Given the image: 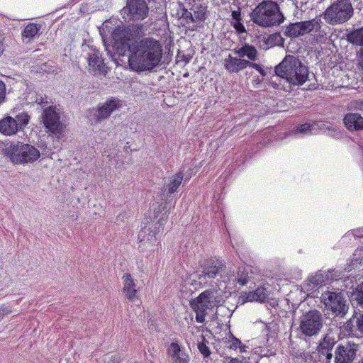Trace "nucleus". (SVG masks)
I'll list each match as a JSON object with an SVG mask.
<instances>
[{
  "instance_id": "1",
  "label": "nucleus",
  "mask_w": 363,
  "mask_h": 363,
  "mask_svg": "<svg viewBox=\"0 0 363 363\" xmlns=\"http://www.w3.org/2000/svg\"><path fill=\"white\" fill-rule=\"evenodd\" d=\"M128 62L130 68L138 72L152 71L160 65L162 48L152 38H143L133 44Z\"/></svg>"
},
{
  "instance_id": "2",
  "label": "nucleus",
  "mask_w": 363,
  "mask_h": 363,
  "mask_svg": "<svg viewBox=\"0 0 363 363\" xmlns=\"http://www.w3.org/2000/svg\"><path fill=\"white\" fill-rule=\"evenodd\" d=\"M277 76L294 86L303 84L308 77V69L298 57L288 55L275 67Z\"/></svg>"
},
{
  "instance_id": "3",
  "label": "nucleus",
  "mask_w": 363,
  "mask_h": 363,
  "mask_svg": "<svg viewBox=\"0 0 363 363\" xmlns=\"http://www.w3.org/2000/svg\"><path fill=\"white\" fill-rule=\"evenodd\" d=\"M250 16L254 23L262 28L279 26L285 20L279 4L272 0H263L259 3Z\"/></svg>"
},
{
  "instance_id": "4",
  "label": "nucleus",
  "mask_w": 363,
  "mask_h": 363,
  "mask_svg": "<svg viewBox=\"0 0 363 363\" xmlns=\"http://www.w3.org/2000/svg\"><path fill=\"white\" fill-rule=\"evenodd\" d=\"M223 300L214 289H207L201 293L197 297L190 301L189 305L196 313V321L204 323L208 311L213 310L222 305Z\"/></svg>"
},
{
  "instance_id": "5",
  "label": "nucleus",
  "mask_w": 363,
  "mask_h": 363,
  "mask_svg": "<svg viewBox=\"0 0 363 363\" xmlns=\"http://www.w3.org/2000/svg\"><path fill=\"white\" fill-rule=\"evenodd\" d=\"M354 13L352 0H337L324 12V18L331 25L349 21Z\"/></svg>"
},
{
  "instance_id": "6",
  "label": "nucleus",
  "mask_w": 363,
  "mask_h": 363,
  "mask_svg": "<svg viewBox=\"0 0 363 363\" xmlns=\"http://www.w3.org/2000/svg\"><path fill=\"white\" fill-rule=\"evenodd\" d=\"M3 153L10 159H39L40 152L33 145L22 142H9Z\"/></svg>"
},
{
  "instance_id": "7",
  "label": "nucleus",
  "mask_w": 363,
  "mask_h": 363,
  "mask_svg": "<svg viewBox=\"0 0 363 363\" xmlns=\"http://www.w3.org/2000/svg\"><path fill=\"white\" fill-rule=\"evenodd\" d=\"M11 113L13 116H6L0 120V133L5 135H12L23 130L30 120V116L25 111L16 114L13 110Z\"/></svg>"
},
{
  "instance_id": "8",
  "label": "nucleus",
  "mask_w": 363,
  "mask_h": 363,
  "mask_svg": "<svg viewBox=\"0 0 363 363\" xmlns=\"http://www.w3.org/2000/svg\"><path fill=\"white\" fill-rule=\"evenodd\" d=\"M321 23V19L318 17L310 21L290 23L282 27L283 35L287 38H295L311 31L320 32Z\"/></svg>"
},
{
  "instance_id": "9",
  "label": "nucleus",
  "mask_w": 363,
  "mask_h": 363,
  "mask_svg": "<svg viewBox=\"0 0 363 363\" xmlns=\"http://www.w3.org/2000/svg\"><path fill=\"white\" fill-rule=\"evenodd\" d=\"M121 14L125 21H143L148 16L149 6L145 0H126Z\"/></svg>"
},
{
  "instance_id": "10",
  "label": "nucleus",
  "mask_w": 363,
  "mask_h": 363,
  "mask_svg": "<svg viewBox=\"0 0 363 363\" xmlns=\"http://www.w3.org/2000/svg\"><path fill=\"white\" fill-rule=\"evenodd\" d=\"M320 299L325 306V308L328 311H331L335 315H343L347 312L348 304L341 292L324 291L320 296Z\"/></svg>"
},
{
  "instance_id": "11",
  "label": "nucleus",
  "mask_w": 363,
  "mask_h": 363,
  "mask_svg": "<svg viewBox=\"0 0 363 363\" xmlns=\"http://www.w3.org/2000/svg\"><path fill=\"white\" fill-rule=\"evenodd\" d=\"M322 327L323 318L320 313L316 310L310 311L301 317L299 328L306 336L318 335Z\"/></svg>"
},
{
  "instance_id": "12",
  "label": "nucleus",
  "mask_w": 363,
  "mask_h": 363,
  "mask_svg": "<svg viewBox=\"0 0 363 363\" xmlns=\"http://www.w3.org/2000/svg\"><path fill=\"white\" fill-rule=\"evenodd\" d=\"M140 240L139 249L145 253L147 257L154 256L160 247V243L155 232L144 228L138 235Z\"/></svg>"
},
{
  "instance_id": "13",
  "label": "nucleus",
  "mask_w": 363,
  "mask_h": 363,
  "mask_svg": "<svg viewBox=\"0 0 363 363\" xmlns=\"http://www.w3.org/2000/svg\"><path fill=\"white\" fill-rule=\"evenodd\" d=\"M60 113L56 111V108L49 106L43 110V120L45 126L52 133L59 137L62 133L64 125L60 122Z\"/></svg>"
},
{
  "instance_id": "14",
  "label": "nucleus",
  "mask_w": 363,
  "mask_h": 363,
  "mask_svg": "<svg viewBox=\"0 0 363 363\" xmlns=\"http://www.w3.org/2000/svg\"><path fill=\"white\" fill-rule=\"evenodd\" d=\"M272 294V288L270 284L265 280H262L256 286V289L252 291L243 292L240 296V298L243 302L257 301L264 302L269 298Z\"/></svg>"
},
{
  "instance_id": "15",
  "label": "nucleus",
  "mask_w": 363,
  "mask_h": 363,
  "mask_svg": "<svg viewBox=\"0 0 363 363\" xmlns=\"http://www.w3.org/2000/svg\"><path fill=\"white\" fill-rule=\"evenodd\" d=\"M121 107V101L116 98H110L104 103L99 104L94 113L96 122H101L108 118L116 110Z\"/></svg>"
},
{
  "instance_id": "16",
  "label": "nucleus",
  "mask_w": 363,
  "mask_h": 363,
  "mask_svg": "<svg viewBox=\"0 0 363 363\" xmlns=\"http://www.w3.org/2000/svg\"><path fill=\"white\" fill-rule=\"evenodd\" d=\"M86 55L89 72L96 75L104 72L105 64L102 55L99 50L92 46L89 48Z\"/></svg>"
},
{
  "instance_id": "17",
  "label": "nucleus",
  "mask_w": 363,
  "mask_h": 363,
  "mask_svg": "<svg viewBox=\"0 0 363 363\" xmlns=\"http://www.w3.org/2000/svg\"><path fill=\"white\" fill-rule=\"evenodd\" d=\"M223 271L222 262L219 260L210 261L208 264L203 267L202 274L199 275V279L203 281H208V284L212 285L213 279L220 276Z\"/></svg>"
},
{
  "instance_id": "18",
  "label": "nucleus",
  "mask_w": 363,
  "mask_h": 363,
  "mask_svg": "<svg viewBox=\"0 0 363 363\" xmlns=\"http://www.w3.org/2000/svg\"><path fill=\"white\" fill-rule=\"evenodd\" d=\"M172 363H189L190 357L186 349L177 342H172L167 348Z\"/></svg>"
},
{
  "instance_id": "19",
  "label": "nucleus",
  "mask_w": 363,
  "mask_h": 363,
  "mask_svg": "<svg viewBox=\"0 0 363 363\" xmlns=\"http://www.w3.org/2000/svg\"><path fill=\"white\" fill-rule=\"evenodd\" d=\"M343 124L350 132H357L363 130V116L359 113L349 112L342 119Z\"/></svg>"
},
{
  "instance_id": "20",
  "label": "nucleus",
  "mask_w": 363,
  "mask_h": 363,
  "mask_svg": "<svg viewBox=\"0 0 363 363\" xmlns=\"http://www.w3.org/2000/svg\"><path fill=\"white\" fill-rule=\"evenodd\" d=\"M248 60L229 54L223 61V66L229 73H238L247 67Z\"/></svg>"
},
{
  "instance_id": "21",
  "label": "nucleus",
  "mask_w": 363,
  "mask_h": 363,
  "mask_svg": "<svg viewBox=\"0 0 363 363\" xmlns=\"http://www.w3.org/2000/svg\"><path fill=\"white\" fill-rule=\"evenodd\" d=\"M356 355V350L351 345H340L335 350V363H352Z\"/></svg>"
},
{
  "instance_id": "22",
  "label": "nucleus",
  "mask_w": 363,
  "mask_h": 363,
  "mask_svg": "<svg viewBox=\"0 0 363 363\" xmlns=\"http://www.w3.org/2000/svg\"><path fill=\"white\" fill-rule=\"evenodd\" d=\"M199 275L200 274L197 273L189 275L185 279L181 291L185 294H192L194 291H197L201 288V286L208 285V281H203V279H199Z\"/></svg>"
},
{
  "instance_id": "23",
  "label": "nucleus",
  "mask_w": 363,
  "mask_h": 363,
  "mask_svg": "<svg viewBox=\"0 0 363 363\" xmlns=\"http://www.w3.org/2000/svg\"><path fill=\"white\" fill-rule=\"evenodd\" d=\"M233 52L240 57L244 59L247 57L250 62H255L258 60V51L256 48L248 43H245L241 47H236L232 50Z\"/></svg>"
},
{
  "instance_id": "24",
  "label": "nucleus",
  "mask_w": 363,
  "mask_h": 363,
  "mask_svg": "<svg viewBox=\"0 0 363 363\" xmlns=\"http://www.w3.org/2000/svg\"><path fill=\"white\" fill-rule=\"evenodd\" d=\"M123 293L126 298L134 301L137 295L136 284L132 276L129 274H125L122 277Z\"/></svg>"
},
{
  "instance_id": "25",
  "label": "nucleus",
  "mask_w": 363,
  "mask_h": 363,
  "mask_svg": "<svg viewBox=\"0 0 363 363\" xmlns=\"http://www.w3.org/2000/svg\"><path fill=\"white\" fill-rule=\"evenodd\" d=\"M183 180V174L182 172H178L171 177L164 179V189L169 194H173L177 191V189L181 185Z\"/></svg>"
},
{
  "instance_id": "26",
  "label": "nucleus",
  "mask_w": 363,
  "mask_h": 363,
  "mask_svg": "<svg viewBox=\"0 0 363 363\" xmlns=\"http://www.w3.org/2000/svg\"><path fill=\"white\" fill-rule=\"evenodd\" d=\"M40 25L30 23L22 30L21 35L23 42L28 43L33 40L40 29Z\"/></svg>"
},
{
  "instance_id": "27",
  "label": "nucleus",
  "mask_w": 363,
  "mask_h": 363,
  "mask_svg": "<svg viewBox=\"0 0 363 363\" xmlns=\"http://www.w3.org/2000/svg\"><path fill=\"white\" fill-rule=\"evenodd\" d=\"M325 280V276L323 273L318 272L315 275L309 277L308 282L304 284L303 287L307 291H309L313 290L315 287L323 284Z\"/></svg>"
},
{
  "instance_id": "28",
  "label": "nucleus",
  "mask_w": 363,
  "mask_h": 363,
  "mask_svg": "<svg viewBox=\"0 0 363 363\" xmlns=\"http://www.w3.org/2000/svg\"><path fill=\"white\" fill-rule=\"evenodd\" d=\"M347 40L353 45L363 46V27L348 33Z\"/></svg>"
},
{
  "instance_id": "29",
  "label": "nucleus",
  "mask_w": 363,
  "mask_h": 363,
  "mask_svg": "<svg viewBox=\"0 0 363 363\" xmlns=\"http://www.w3.org/2000/svg\"><path fill=\"white\" fill-rule=\"evenodd\" d=\"M252 270L250 267L240 268L238 272V282L241 285L247 284L253 279Z\"/></svg>"
},
{
  "instance_id": "30",
  "label": "nucleus",
  "mask_w": 363,
  "mask_h": 363,
  "mask_svg": "<svg viewBox=\"0 0 363 363\" xmlns=\"http://www.w3.org/2000/svg\"><path fill=\"white\" fill-rule=\"evenodd\" d=\"M129 32L126 28L116 27L112 33V36L116 42L123 43L129 40Z\"/></svg>"
},
{
  "instance_id": "31",
  "label": "nucleus",
  "mask_w": 363,
  "mask_h": 363,
  "mask_svg": "<svg viewBox=\"0 0 363 363\" xmlns=\"http://www.w3.org/2000/svg\"><path fill=\"white\" fill-rule=\"evenodd\" d=\"M223 342L228 347L232 350H237L238 348L240 349L241 352H244L245 346H242L241 341L234 337L230 332L229 331V337L228 338H225V340H223Z\"/></svg>"
},
{
  "instance_id": "32",
  "label": "nucleus",
  "mask_w": 363,
  "mask_h": 363,
  "mask_svg": "<svg viewBox=\"0 0 363 363\" xmlns=\"http://www.w3.org/2000/svg\"><path fill=\"white\" fill-rule=\"evenodd\" d=\"M351 300L363 308V282L351 293Z\"/></svg>"
},
{
  "instance_id": "33",
  "label": "nucleus",
  "mask_w": 363,
  "mask_h": 363,
  "mask_svg": "<svg viewBox=\"0 0 363 363\" xmlns=\"http://www.w3.org/2000/svg\"><path fill=\"white\" fill-rule=\"evenodd\" d=\"M179 7L181 9V18L185 22L186 24H189L191 23H194V15L191 11H189L187 9H186L182 4H179Z\"/></svg>"
},
{
  "instance_id": "34",
  "label": "nucleus",
  "mask_w": 363,
  "mask_h": 363,
  "mask_svg": "<svg viewBox=\"0 0 363 363\" xmlns=\"http://www.w3.org/2000/svg\"><path fill=\"white\" fill-rule=\"evenodd\" d=\"M335 345L333 338L326 335L323 340L320 343V348L323 350H331Z\"/></svg>"
},
{
  "instance_id": "35",
  "label": "nucleus",
  "mask_w": 363,
  "mask_h": 363,
  "mask_svg": "<svg viewBox=\"0 0 363 363\" xmlns=\"http://www.w3.org/2000/svg\"><path fill=\"white\" fill-rule=\"evenodd\" d=\"M205 341V338L203 337L202 342H199L197 346L201 354L203 356L204 358H206L210 356L211 352L209 347L206 345Z\"/></svg>"
},
{
  "instance_id": "36",
  "label": "nucleus",
  "mask_w": 363,
  "mask_h": 363,
  "mask_svg": "<svg viewBox=\"0 0 363 363\" xmlns=\"http://www.w3.org/2000/svg\"><path fill=\"white\" fill-rule=\"evenodd\" d=\"M206 11L201 6L196 7V10L194 11V22H202L206 19Z\"/></svg>"
},
{
  "instance_id": "37",
  "label": "nucleus",
  "mask_w": 363,
  "mask_h": 363,
  "mask_svg": "<svg viewBox=\"0 0 363 363\" xmlns=\"http://www.w3.org/2000/svg\"><path fill=\"white\" fill-rule=\"evenodd\" d=\"M313 125H311L310 123H304L298 125L296 130L294 131V134L296 133H301L303 135H307L311 133Z\"/></svg>"
},
{
  "instance_id": "38",
  "label": "nucleus",
  "mask_w": 363,
  "mask_h": 363,
  "mask_svg": "<svg viewBox=\"0 0 363 363\" xmlns=\"http://www.w3.org/2000/svg\"><path fill=\"white\" fill-rule=\"evenodd\" d=\"M118 358L115 354H107L103 357L101 363H118Z\"/></svg>"
},
{
  "instance_id": "39",
  "label": "nucleus",
  "mask_w": 363,
  "mask_h": 363,
  "mask_svg": "<svg viewBox=\"0 0 363 363\" xmlns=\"http://www.w3.org/2000/svg\"><path fill=\"white\" fill-rule=\"evenodd\" d=\"M247 67H251L257 70L261 75L265 76L267 72L264 70L262 66L259 64L255 63L254 62H250L248 60Z\"/></svg>"
},
{
  "instance_id": "40",
  "label": "nucleus",
  "mask_w": 363,
  "mask_h": 363,
  "mask_svg": "<svg viewBox=\"0 0 363 363\" xmlns=\"http://www.w3.org/2000/svg\"><path fill=\"white\" fill-rule=\"evenodd\" d=\"M262 135L263 139L260 141V145L265 146L268 143L271 141L272 135L269 130H265L263 131Z\"/></svg>"
},
{
  "instance_id": "41",
  "label": "nucleus",
  "mask_w": 363,
  "mask_h": 363,
  "mask_svg": "<svg viewBox=\"0 0 363 363\" xmlns=\"http://www.w3.org/2000/svg\"><path fill=\"white\" fill-rule=\"evenodd\" d=\"M271 39L275 41V43L277 45H283L284 43V39L280 35L279 33H276L271 35Z\"/></svg>"
},
{
  "instance_id": "42",
  "label": "nucleus",
  "mask_w": 363,
  "mask_h": 363,
  "mask_svg": "<svg viewBox=\"0 0 363 363\" xmlns=\"http://www.w3.org/2000/svg\"><path fill=\"white\" fill-rule=\"evenodd\" d=\"M6 100V85L0 80V105Z\"/></svg>"
},
{
  "instance_id": "43",
  "label": "nucleus",
  "mask_w": 363,
  "mask_h": 363,
  "mask_svg": "<svg viewBox=\"0 0 363 363\" xmlns=\"http://www.w3.org/2000/svg\"><path fill=\"white\" fill-rule=\"evenodd\" d=\"M35 102L40 105L48 104V97L45 95L37 94Z\"/></svg>"
},
{
  "instance_id": "44",
  "label": "nucleus",
  "mask_w": 363,
  "mask_h": 363,
  "mask_svg": "<svg viewBox=\"0 0 363 363\" xmlns=\"http://www.w3.org/2000/svg\"><path fill=\"white\" fill-rule=\"evenodd\" d=\"M234 28L239 33H242L246 31L244 25L241 23V21H237L234 24Z\"/></svg>"
},
{
  "instance_id": "45",
  "label": "nucleus",
  "mask_w": 363,
  "mask_h": 363,
  "mask_svg": "<svg viewBox=\"0 0 363 363\" xmlns=\"http://www.w3.org/2000/svg\"><path fill=\"white\" fill-rule=\"evenodd\" d=\"M352 106L355 110L363 111V99L354 101Z\"/></svg>"
},
{
  "instance_id": "46",
  "label": "nucleus",
  "mask_w": 363,
  "mask_h": 363,
  "mask_svg": "<svg viewBox=\"0 0 363 363\" xmlns=\"http://www.w3.org/2000/svg\"><path fill=\"white\" fill-rule=\"evenodd\" d=\"M11 313V309L9 306H1L0 307V319L6 315H8Z\"/></svg>"
},
{
  "instance_id": "47",
  "label": "nucleus",
  "mask_w": 363,
  "mask_h": 363,
  "mask_svg": "<svg viewBox=\"0 0 363 363\" xmlns=\"http://www.w3.org/2000/svg\"><path fill=\"white\" fill-rule=\"evenodd\" d=\"M356 323L358 330L363 333V315L357 319Z\"/></svg>"
},
{
  "instance_id": "48",
  "label": "nucleus",
  "mask_w": 363,
  "mask_h": 363,
  "mask_svg": "<svg viewBox=\"0 0 363 363\" xmlns=\"http://www.w3.org/2000/svg\"><path fill=\"white\" fill-rule=\"evenodd\" d=\"M224 363H243V362L237 358L226 357Z\"/></svg>"
},
{
  "instance_id": "49",
  "label": "nucleus",
  "mask_w": 363,
  "mask_h": 363,
  "mask_svg": "<svg viewBox=\"0 0 363 363\" xmlns=\"http://www.w3.org/2000/svg\"><path fill=\"white\" fill-rule=\"evenodd\" d=\"M232 17L234 20L237 21H241L240 18V13L239 11H233L232 12Z\"/></svg>"
},
{
  "instance_id": "50",
  "label": "nucleus",
  "mask_w": 363,
  "mask_h": 363,
  "mask_svg": "<svg viewBox=\"0 0 363 363\" xmlns=\"http://www.w3.org/2000/svg\"><path fill=\"white\" fill-rule=\"evenodd\" d=\"M354 235L355 237H359V238L363 237V229H362V230H354Z\"/></svg>"
},
{
  "instance_id": "51",
  "label": "nucleus",
  "mask_w": 363,
  "mask_h": 363,
  "mask_svg": "<svg viewBox=\"0 0 363 363\" xmlns=\"http://www.w3.org/2000/svg\"><path fill=\"white\" fill-rule=\"evenodd\" d=\"M360 58H361L360 65H361V68H362V70L363 72V48H362L360 50Z\"/></svg>"
},
{
  "instance_id": "52",
  "label": "nucleus",
  "mask_w": 363,
  "mask_h": 363,
  "mask_svg": "<svg viewBox=\"0 0 363 363\" xmlns=\"http://www.w3.org/2000/svg\"><path fill=\"white\" fill-rule=\"evenodd\" d=\"M28 160H25V162H27ZM23 162H24V160H16V164H18V163H23Z\"/></svg>"
},
{
  "instance_id": "53",
  "label": "nucleus",
  "mask_w": 363,
  "mask_h": 363,
  "mask_svg": "<svg viewBox=\"0 0 363 363\" xmlns=\"http://www.w3.org/2000/svg\"><path fill=\"white\" fill-rule=\"evenodd\" d=\"M331 357H332V354L331 353L327 354V358L328 359H330Z\"/></svg>"
},
{
  "instance_id": "54",
  "label": "nucleus",
  "mask_w": 363,
  "mask_h": 363,
  "mask_svg": "<svg viewBox=\"0 0 363 363\" xmlns=\"http://www.w3.org/2000/svg\"><path fill=\"white\" fill-rule=\"evenodd\" d=\"M147 4H148V3L151 2V1H155V0H145Z\"/></svg>"
}]
</instances>
